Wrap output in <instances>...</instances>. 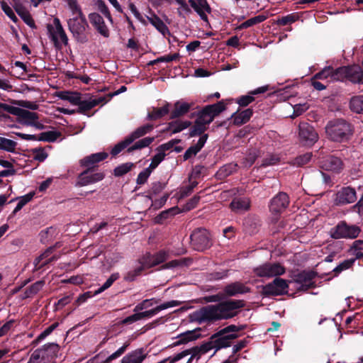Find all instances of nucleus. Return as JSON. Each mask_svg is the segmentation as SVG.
I'll use <instances>...</instances> for the list:
<instances>
[{
  "label": "nucleus",
  "mask_w": 363,
  "mask_h": 363,
  "mask_svg": "<svg viewBox=\"0 0 363 363\" xmlns=\"http://www.w3.org/2000/svg\"><path fill=\"white\" fill-rule=\"evenodd\" d=\"M226 108L223 101L216 104L207 105L200 111L191 114V118L196 116V119L191 128L189 129V137L194 138L200 136L196 144L190 146L184 152V160H188L196 156L198 152L204 147L208 138V134L205 133L208 125L213 121L214 118Z\"/></svg>",
  "instance_id": "obj_1"
},
{
  "label": "nucleus",
  "mask_w": 363,
  "mask_h": 363,
  "mask_svg": "<svg viewBox=\"0 0 363 363\" xmlns=\"http://www.w3.org/2000/svg\"><path fill=\"white\" fill-rule=\"evenodd\" d=\"M245 306V302L240 299H223L218 303L207 305L194 311L189 315L191 322L199 324L211 325L217 321L228 320L237 316L240 309Z\"/></svg>",
  "instance_id": "obj_2"
},
{
  "label": "nucleus",
  "mask_w": 363,
  "mask_h": 363,
  "mask_svg": "<svg viewBox=\"0 0 363 363\" xmlns=\"http://www.w3.org/2000/svg\"><path fill=\"white\" fill-rule=\"evenodd\" d=\"M325 133L329 140L344 143L350 140L354 133V125L343 118H336L328 122Z\"/></svg>",
  "instance_id": "obj_3"
},
{
  "label": "nucleus",
  "mask_w": 363,
  "mask_h": 363,
  "mask_svg": "<svg viewBox=\"0 0 363 363\" xmlns=\"http://www.w3.org/2000/svg\"><path fill=\"white\" fill-rule=\"evenodd\" d=\"M7 113L17 116L18 122L27 126H31L35 121L39 119V115L35 112L0 102V118H9Z\"/></svg>",
  "instance_id": "obj_4"
},
{
  "label": "nucleus",
  "mask_w": 363,
  "mask_h": 363,
  "mask_svg": "<svg viewBox=\"0 0 363 363\" xmlns=\"http://www.w3.org/2000/svg\"><path fill=\"white\" fill-rule=\"evenodd\" d=\"M317 277V272L312 270H301L294 272L291 274V280L289 282H294L299 284L296 292L307 291L316 286L314 279Z\"/></svg>",
  "instance_id": "obj_5"
},
{
  "label": "nucleus",
  "mask_w": 363,
  "mask_h": 363,
  "mask_svg": "<svg viewBox=\"0 0 363 363\" xmlns=\"http://www.w3.org/2000/svg\"><path fill=\"white\" fill-rule=\"evenodd\" d=\"M362 230L356 225H349L345 220L340 221L330 230V235L335 240L355 239L360 234Z\"/></svg>",
  "instance_id": "obj_6"
},
{
  "label": "nucleus",
  "mask_w": 363,
  "mask_h": 363,
  "mask_svg": "<svg viewBox=\"0 0 363 363\" xmlns=\"http://www.w3.org/2000/svg\"><path fill=\"white\" fill-rule=\"evenodd\" d=\"M190 240L192 248L198 252L209 249L213 244L209 232L203 228L194 230L190 235Z\"/></svg>",
  "instance_id": "obj_7"
},
{
  "label": "nucleus",
  "mask_w": 363,
  "mask_h": 363,
  "mask_svg": "<svg viewBox=\"0 0 363 363\" xmlns=\"http://www.w3.org/2000/svg\"><path fill=\"white\" fill-rule=\"evenodd\" d=\"M53 24L54 26L47 24L49 38L53 42L55 48L61 49L62 43L65 46L68 45V38L58 18H54Z\"/></svg>",
  "instance_id": "obj_8"
},
{
  "label": "nucleus",
  "mask_w": 363,
  "mask_h": 363,
  "mask_svg": "<svg viewBox=\"0 0 363 363\" xmlns=\"http://www.w3.org/2000/svg\"><path fill=\"white\" fill-rule=\"evenodd\" d=\"M67 23L69 31L77 42L85 43L88 41V38L84 33L86 28L89 26L85 16L70 18Z\"/></svg>",
  "instance_id": "obj_9"
},
{
  "label": "nucleus",
  "mask_w": 363,
  "mask_h": 363,
  "mask_svg": "<svg viewBox=\"0 0 363 363\" xmlns=\"http://www.w3.org/2000/svg\"><path fill=\"white\" fill-rule=\"evenodd\" d=\"M289 282L280 277H276L272 282L262 286L261 294L264 297L277 296L288 293Z\"/></svg>",
  "instance_id": "obj_10"
},
{
  "label": "nucleus",
  "mask_w": 363,
  "mask_h": 363,
  "mask_svg": "<svg viewBox=\"0 0 363 363\" xmlns=\"http://www.w3.org/2000/svg\"><path fill=\"white\" fill-rule=\"evenodd\" d=\"M285 272V267L279 262H267L253 269L254 274L257 277L262 278H271L280 276L284 274Z\"/></svg>",
  "instance_id": "obj_11"
},
{
  "label": "nucleus",
  "mask_w": 363,
  "mask_h": 363,
  "mask_svg": "<svg viewBox=\"0 0 363 363\" xmlns=\"http://www.w3.org/2000/svg\"><path fill=\"white\" fill-rule=\"evenodd\" d=\"M298 138L302 145L311 147L317 142L318 134L311 124L301 122L298 125Z\"/></svg>",
  "instance_id": "obj_12"
},
{
  "label": "nucleus",
  "mask_w": 363,
  "mask_h": 363,
  "mask_svg": "<svg viewBox=\"0 0 363 363\" xmlns=\"http://www.w3.org/2000/svg\"><path fill=\"white\" fill-rule=\"evenodd\" d=\"M105 174L103 172H94L92 168L86 169L77 177V185L79 186H87L91 184L103 180Z\"/></svg>",
  "instance_id": "obj_13"
},
{
  "label": "nucleus",
  "mask_w": 363,
  "mask_h": 363,
  "mask_svg": "<svg viewBox=\"0 0 363 363\" xmlns=\"http://www.w3.org/2000/svg\"><path fill=\"white\" fill-rule=\"evenodd\" d=\"M289 197L285 192H279L270 201L269 210L274 214H280L289 206Z\"/></svg>",
  "instance_id": "obj_14"
},
{
  "label": "nucleus",
  "mask_w": 363,
  "mask_h": 363,
  "mask_svg": "<svg viewBox=\"0 0 363 363\" xmlns=\"http://www.w3.org/2000/svg\"><path fill=\"white\" fill-rule=\"evenodd\" d=\"M238 337L235 333L216 336L215 333L210 337V340L215 349L214 354L222 348H226L231 345L232 340Z\"/></svg>",
  "instance_id": "obj_15"
},
{
  "label": "nucleus",
  "mask_w": 363,
  "mask_h": 363,
  "mask_svg": "<svg viewBox=\"0 0 363 363\" xmlns=\"http://www.w3.org/2000/svg\"><path fill=\"white\" fill-rule=\"evenodd\" d=\"M250 291V288L240 281H235L227 284L223 289L225 298L245 294Z\"/></svg>",
  "instance_id": "obj_16"
},
{
  "label": "nucleus",
  "mask_w": 363,
  "mask_h": 363,
  "mask_svg": "<svg viewBox=\"0 0 363 363\" xmlns=\"http://www.w3.org/2000/svg\"><path fill=\"white\" fill-rule=\"evenodd\" d=\"M108 156V153L105 152L94 153L84 157L79 161V164L81 167L86 169L92 168V171H95L97 167L96 164L106 159Z\"/></svg>",
  "instance_id": "obj_17"
},
{
  "label": "nucleus",
  "mask_w": 363,
  "mask_h": 363,
  "mask_svg": "<svg viewBox=\"0 0 363 363\" xmlns=\"http://www.w3.org/2000/svg\"><path fill=\"white\" fill-rule=\"evenodd\" d=\"M108 156V153L105 152L94 153L84 157L79 161V164L81 167L86 169L92 168V171H95L97 167L96 164L106 159Z\"/></svg>",
  "instance_id": "obj_18"
},
{
  "label": "nucleus",
  "mask_w": 363,
  "mask_h": 363,
  "mask_svg": "<svg viewBox=\"0 0 363 363\" xmlns=\"http://www.w3.org/2000/svg\"><path fill=\"white\" fill-rule=\"evenodd\" d=\"M189 4L200 16L201 20L208 23V18L205 12L210 13L211 8L207 0H189Z\"/></svg>",
  "instance_id": "obj_19"
},
{
  "label": "nucleus",
  "mask_w": 363,
  "mask_h": 363,
  "mask_svg": "<svg viewBox=\"0 0 363 363\" xmlns=\"http://www.w3.org/2000/svg\"><path fill=\"white\" fill-rule=\"evenodd\" d=\"M108 101L106 97L100 96L95 99L90 98L89 100H82L81 96L79 97V103L77 104L78 106L77 113L81 114H85L86 111L91 110L96 106L99 105L101 103L105 104Z\"/></svg>",
  "instance_id": "obj_20"
},
{
  "label": "nucleus",
  "mask_w": 363,
  "mask_h": 363,
  "mask_svg": "<svg viewBox=\"0 0 363 363\" xmlns=\"http://www.w3.org/2000/svg\"><path fill=\"white\" fill-rule=\"evenodd\" d=\"M321 167L326 171L340 172L343 168V163L340 157L329 155L321 162Z\"/></svg>",
  "instance_id": "obj_21"
},
{
  "label": "nucleus",
  "mask_w": 363,
  "mask_h": 363,
  "mask_svg": "<svg viewBox=\"0 0 363 363\" xmlns=\"http://www.w3.org/2000/svg\"><path fill=\"white\" fill-rule=\"evenodd\" d=\"M357 199L356 191L350 186L343 187L337 194V201L339 204L353 203Z\"/></svg>",
  "instance_id": "obj_22"
},
{
  "label": "nucleus",
  "mask_w": 363,
  "mask_h": 363,
  "mask_svg": "<svg viewBox=\"0 0 363 363\" xmlns=\"http://www.w3.org/2000/svg\"><path fill=\"white\" fill-rule=\"evenodd\" d=\"M347 74L345 80H348L353 84H363V70L357 65L346 66Z\"/></svg>",
  "instance_id": "obj_23"
},
{
  "label": "nucleus",
  "mask_w": 363,
  "mask_h": 363,
  "mask_svg": "<svg viewBox=\"0 0 363 363\" xmlns=\"http://www.w3.org/2000/svg\"><path fill=\"white\" fill-rule=\"evenodd\" d=\"M181 304H182L181 301H177V300H172V301L162 303L151 310L143 311V312H139L138 315H139L140 320L143 318H150V317L154 316L155 315H156L157 313H159L160 311H161L162 310H164V309H167V308H169L171 307L178 306H180Z\"/></svg>",
  "instance_id": "obj_24"
},
{
  "label": "nucleus",
  "mask_w": 363,
  "mask_h": 363,
  "mask_svg": "<svg viewBox=\"0 0 363 363\" xmlns=\"http://www.w3.org/2000/svg\"><path fill=\"white\" fill-rule=\"evenodd\" d=\"M269 89V86L268 85L258 87L257 89L249 92L250 95L241 96L239 98H238L236 99V103L239 104L240 106L242 107L247 106L250 104L255 101V97L253 96L254 95L263 94L268 91Z\"/></svg>",
  "instance_id": "obj_25"
},
{
  "label": "nucleus",
  "mask_w": 363,
  "mask_h": 363,
  "mask_svg": "<svg viewBox=\"0 0 363 363\" xmlns=\"http://www.w3.org/2000/svg\"><path fill=\"white\" fill-rule=\"evenodd\" d=\"M201 331V328H197L193 330H187L180 334L178 337L179 340L172 345V347H176L181 345L186 344L190 341L196 340L201 337L199 332Z\"/></svg>",
  "instance_id": "obj_26"
},
{
  "label": "nucleus",
  "mask_w": 363,
  "mask_h": 363,
  "mask_svg": "<svg viewBox=\"0 0 363 363\" xmlns=\"http://www.w3.org/2000/svg\"><path fill=\"white\" fill-rule=\"evenodd\" d=\"M13 8L18 15L23 19V21L30 27L35 28V22L26 7L19 2H15Z\"/></svg>",
  "instance_id": "obj_27"
},
{
  "label": "nucleus",
  "mask_w": 363,
  "mask_h": 363,
  "mask_svg": "<svg viewBox=\"0 0 363 363\" xmlns=\"http://www.w3.org/2000/svg\"><path fill=\"white\" fill-rule=\"evenodd\" d=\"M191 107V104L177 101L174 105V109L170 112V119H175L184 116L190 111Z\"/></svg>",
  "instance_id": "obj_28"
},
{
  "label": "nucleus",
  "mask_w": 363,
  "mask_h": 363,
  "mask_svg": "<svg viewBox=\"0 0 363 363\" xmlns=\"http://www.w3.org/2000/svg\"><path fill=\"white\" fill-rule=\"evenodd\" d=\"M143 348L137 349L123 357L121 363H142L147 354H143Z\"/></svg>",
  "instance_id": "obj_29"
},
{
  "label": "nucleus",
  "mask_w": 363,
  "mask_h": 363,
  "mask_svg": "<svg viewBox=\"0 0 363 363\" xmlns=\"http://www.w3.org/2000/svg\"><path fill=\"white\" fill-rule=\"evenodd\" d=\"M253 114V110L250 108L242 111H238L233 113L231 118L233 119V123L237 125H241L248 122Z\"/></svg>",
  "instance_id": "obj_30"
},
{
  "label": "nucleus",
  "mask_w": 363,
  "mask_h": 363,
  "mask_svg": "<svg viewBox=\"0 0 363 363\" xmlns=\"http://www.w3.org/2000/svg\"><path fill=\"white\" fill-rule=\"evenodd\" d=\"M191 122L189 121H173L167 124V126L164 131H170L171 134H175L177 133H180L183 130L189 127L191 128L193 126L191 125Z\"/></svg>",
  "instance_id": "obj_31"
},
{
  "label": "nucleus",
  "mask_w": 363,
  "mask_h": 363,
  "mask_svg": "<svg viewBox=\"0 0 363 363\" xmlns=\"http://www.w3.org/2000/svg\"><path fill=\"white\" fill-rule=\"evenodd\" d=\"M169 112V104L167 103L160 108L152 107V111H148L147 119L149 121H157L167 115Z\"/></svg>",
  "instance_id": "obj_32"
},
{
  "label": "nucleus",
  "mask_w": 363,
  "mask_h": 363,
  "mask_svg": "<svg viewBox=\"0 0 363 363\" xmlns=\"http://www.w3.org/2000/svg\"><path fill=\"white\" fill-rule=\"evenodd\" d=\"M149 22L164 36L169 35L170 32L166 24L157 15L147 17Z\"/></svg>",
  "instance_id": "obj_33"
},
{
  "label": "nucleus",
  "mask_w": 363,
  "mask_h": 363,
  "mask_svg": "<svg viewBox=\"0 0 363 363\" xmlns=\"http://www.w3.org/2000/svg\"><path fill=\"white\" fill-rule=\"evenodd\" d=\"M230 207L235 212L247 211L250 209V203L248 199L245 198L234 199L231 201Z\"/></svg>",
  "instance_id": "obj_34"
},
{
  "label": "nucleus",
  "mask_w": 363,
  "mask_h": 363,
  "mask_svg": "<svg viewBox=\"0 0 363 363\" xmlns=\"http://www.w3.org/2000/svg\"><path fill=\"white\" fill-rule=\"evenodd\" d=\"M179 213V208L177 206L172 207L167 210L162 211L154 219L155 223L162 224L164 222Z\"/></svg>",
  "instance_id": "obj_35"
},
{
  "label": "nucleus",
  "mask_w": 363,
  "mask_h": 363,
  "mask_svg": "<svg viewBox=\"0 0 363 363\" xmlns=\"http://www.w3.org/2000/svg\"><path fill=\"white\" fill-rule=\"evenodd\" d=\"M238 164L235 163L226 164L218 170L216 172V177L219 179H225L232 174L236 172Z\"/></svg>",
  "instance_id": "obj_36"
},
{
  "label": "nucleus",
  "mask_w": 363,
  "mask_h": 363,
  "mask_svg": "<svg viewBox=\"0 0 363 363\" xmlns=\"http://www.w3.org/2000/svg\"><path fill=\"white\" fill-rule=\"evenodd\" d=\"M41 349L43 350L45 359L55 358L60 350V346L57 343L51 342L44 345Z\"/></svg>",
  "instance_id": "obj_37"
},
{
  "label": "nucleus",
  "mask_w": 363,
  "mask_h": 363,
  "mask_svg": "<svg viewBox=\"0 0 363 363\" xmlns=\"http://www.w3.org/2000/svg\"><path fill=\"white\" fill-rule=\"evenodd\" d=\"M350 108L356 113L363 114V95L352 96L350 101Z\"/></svg>",
  "instance_id": "obj_38"
},
{
  "label": "nucleus",
  "mask_w": 363,
  "mask_h": 363,
  "mask_svg": "<svg viewBox=\"0 0 363 363\" xmlns=\"http://www.w3.org/2000/svg\"><path fill=\"white\" fill-rule=\"evenodd\" d=\"M45 281L40 280L25 289L23 298H27L33 296L43 287Z\"/></svg>",
  "instance_id": "obj_39"
},
{
  "label": "nucleus",
  "mask_w": 363,
  "mask_h": 363,
  "mask_svg": "<svg viewBox=\"0 0 363 363\" xmlns=\"http://www.w3.org/2000/svg\"><path fill=\"white\" fill-rule=\"evenodd\" d=\"M155 140L154 137H146L138 141L135 142L132 146L129 147L127 150L128 152H132L136 150H140L148 147Z\"/></svg>",
  "instance_id": "obj_40"
},
{
  "label": "nucleus",
  "mask_w": 363,
  "mask_h": 363,
  "mask_svg": "<svg viewBox=\"0 0 363 363\" xmlns=\"http://www.w3.org/2000/svg\"><path fill=\"white\" fill-rule=\"evenodd\" d=\"M259 156V152L256 148L249 149L247 152L246 157L243 159L242 164L245 167H250L255 162L257 158Z\"/></svg>",
  "instance_id": "obj_41"
},
{
  "label": "nucleus",
  "mask_w": 363,
  "mask_h": 363,
  "mask_svg": "<svg viewBox=\"0 0 363 363\" xmlns=\"http://www.w3.org/2000/svg\"><path fill=\"white\" fill-rule=\"evenodd\" d=\"M80 94L78 92H69V91H60L57 94V96H59L62 100H66L70 102L73 105H76L79 102Z\"/></svg>",
  "instance_id": "obj_42"
},
{
  "label": "nucleus",
  "mask_w": 363,
  "mask_h": 363,
  "mask_svg": "<svg viewBox=\"0 0 363 363\" xmlns=\"http://www.w3.org/2000/svg\"><path fill=\"white\" fill-rule=\"evenodd\" d=\"M312 157V152H306L298 155L291 161V164L298 167H303L311 162Z\"/></svg>",
  "instance_id": "obj_43"
},
{
  "label": "nucleus",
  "mask_w": 363,
  "mask_h": 363,
  "mask_svg": "<svg viewBox=\"0 0 363 363\" xmlns=\"http://www.w3.org/2000/svg\"><path fill=\"white\" fill-rule=\"evenodd\" d=\"M267 16L263 14L256 16L255 17H252L245 22L242 23L238 27V29L239 30H243L245 28H247L249 27H251L254 25L260 23L263 21H264L267 19Z\"/></svg>",
  "instance_id": "obj_44"
},
{
  "label": "nucleus",
  "mask_w": 363,
  "mask_h": 363,
  "mask_svg": "<svg viewBox=\"0 0 363 363\" xmlns=\"http://www.w3.org/2000/svg\"><path fill=\"white\" fill-rule=\"evenodd\" d=\"M60 136L61 133L58 131L43 132L37 135V140L53 143Z\"/></svg>",
  "instance_id": "obj_45"
},
{
  "label": "nucleus",
  "mask_w": 363,
  "mask_h": 363,
  "mask_svg": "<svg viewBox=\"0 0 363 363\" xmlns=\"http://www.w3.org/2000/svg\"><path fill=\"white\" fill-rule=\"evenodd\" d=\"M135 167V164L133 162H126L117 166L113 169V175L115 177H122L129 172L133 168Z\"/></svg>",
  "instance_id": "obj_46"
},
{
  "label": "nucleus",
  "mask_w": 363,
  "mask_h": 363,
  "mask_svg": "<svg viewBox=\"0 0 363 363\" xmlns=\"http://www.w3.org/2000/svg\"><path fill=\"white\" fill-rule=\"evenodd\" d=\"M166 183H162L160 182H155L151 184V186L147 191V198L152 199L153 196L158 195L165 188Z\"/></svg>",
  "instance_id": "obj_47"
},
{
  "label": "nucleus",
  "mask_w": 363,
  "mask_h": 363,
  "mask_svg": "<svg viewBox=\"0 0 363 363\" xmlns=\"http://www.w3.org/2000/svg\"><path fill=\"white\" fill-rule=\"evenodd\" d=\"M331 81H344L347 74L346 66L334 69L331 67Z\"/></svg>",
  "instance_id": "obj_48"
},
{
  "label": "nucleus",
  "mask_w": 363,
  "mask_h": 363,
  "mask_svg": "<svg viewBox=\"0 0 363 363\" xmlns=\"http://www.w3.org/2000/svg\"><path fill=\"white\" fill-rule=\"evenodd\" d=\"M59 325V323L57 322L53 323L52 325L48 326L45 330H43L37 337L35 340H34L32 342L33 345H38L39 342H40L43 340H44L47 336L50 335L54 330L57 328V327Z\"/></svg>",
  "instance_id": "obj_49"
},
{
  "label": "nucleus",
  "mask_w": 363,
  "mask_h": 363,
  "mask_svg": "<svg viewBox=\"0 0 363 363\" xmlns=\"http://www.w3.org/2000/svg\"><path fill=\"white\" fill-rule=\"evenodd\" d=\"M1 145L0 150H6L9 152H14L17 143L3 137H0Z\"/></svg>",
  "instance_id": "obj_50"
},
{
  "label": "nucleus",
  "mask_w": 363,
  "mask_h": 363,
  "mask_svg": "<svg viewBox=\"0 0 363 363\" xmlns=\"http://www.w3.org/2000/svg\"><path fill=\"white\" fill-rule=\"evenodd\" d=\"M132 143V139L129 138L128 136L121 142L116 144L113 148L111 151V154L112 156H116L119 154L122 150L126 148L129 145Z\"/></svg>",
  "instance_id": "obj_51"
},
{
  "label": "nucleus",
  "mask_w": 363,
  "mask_h": 363,
  "mask_svg": "<svg viewBox=\"0 0 363 363\" xmlns=\"http://www.w3.org/2000/svg\"><path fill=\"white\" fill-rule=\"evenodd\" d=\"M140 265L143 266L144 268H151L155 267L154 257L150 252H146L138 260Z\"/></svg>",
  "instance_id": "obj_52"
},
{
  "label": "nucleus",
  "mask_w": 363,
  "mask_h": 363,
  "mask_svg": "<svg viewBox=\"0 0 363 363\" xmlns=\"http://www.w3.org/2000/svg\"><path fill=\"white\" fill-rule=\"evenodd\" d=\"M144 269V267L140 265L134 269L130 270L124 277V279L127 281H133L138 277L141 275Z\"/></svg>",
  "instance_id": "obj_53"
},
{
  "label": "nucleus",
  "mask_w": 363,
  "mask_h": 363,
  "mask_svg": "<svg viewBox=\"0 0 363 363\" xmlns=\"http://www.w3.org/2000/svg\"><path fill=\"white\" fill-rule=\"evenodd\" d=\"M160 301V299H156L154 298L150 299H145L136 305L133 311L134 312L139 313L138 311L146 309L152 306L154 303H158Z\"/></svg>",
  "instance_id": "obj_54"
},
{
  "label": "nucleus",
  "mask_w": 363,
  "mask_h": 363,
  "mask_svg": "<svg viewBox=\"0 0 363 363\" xmlns=\"http://www.w3.org/2000/svg\"><path fill=\"white\" fill-rule=\"evenodd\" d=\"M34 196L35 192L30 191L23 196L17 197L14 199H12L10 202H13L16 200H19L16 206L21 210L24 206H26L28 202H30L33 199Z\"/></svg>",
  "instance_id": "obj_55"
},
{
  "label": "nucleus",
  "mask_w": 363,
  "mask_h": 363,
  "mask_svg": "<svg viewBox=\"0 0 363 363\" xmlns=\"http://www.w3.org/2000/svg\"><path fill=\"white\" fill-rule=\"evenodd\" d=\"M119 278V274L118 273L112 274L105 281V283L99 287L97 290L95 291V294H99L106 289H108L113 282Z\"/></svg>",
  "instance_id": "obj_56"
},
{
  "label": "nucleus",
  "mask_w": 363,
  "mask_h": 363,
  "mask_svg": "<svg viewBox=\"0 0 363 363\" xmlns=\"http://www.w3.org/2000/svg\"><path fill=\"white\" fill-rule=\"evenodd\" d=\"M355 262V259H345L340 263L334 269L333 272L335 274H340L344 270L351 268Z\"/></svg>",
  "instance_id": "obj_57"
},
{
  "label": "nucleus",
  "mask_w": 363,
  "mask_h": 363,
  "mask_svg": "<svg viewBox=\"0 0 363 363\" xmlns=\"http://www.w3.org/2000/svg\"><path fill=\"white\" fill-rule=\"evenodd\" d=\"M298 19V16L296 13H293L279 18L277 21V23L279 26H286L292 23H294Z\"/></svg>",
  "instance_id": "obj_58"
},
{
  "label": "nucleus",
  "mask_w": 363,
  "mask_h": 363,
  "mask_svg": "<svg viewBox=\"0 0 363 363\" xmlns=\"http://www.w3.org/2000/svg\"><path fill=\"white\" fill-rule=\"evenodd\" d=\"M129 342H125L123 346L120 347L118 350H116L115 352H113L112 354L108 356L104 361H103L102 363H110L113 359H116L121 357L126 350L127 347L129 346Z\"/></svg>",
  "instance_id": "obj_59"
},
{
  "label": "nucleus",
  "mask_w": 363,
  "mask_h": 363,
  "mask_svg": "<svg viewBox=\"0 0 363 363\" xmlns=\"http://www.w3.org/2000/svg\"><path fill=\"white\" fill-rule=\"evenodd\" d=\"M166 157L165 152H159L154 155L152 158L151 163L147 167L151 172L156 169Z\"/></svg>",
  "instance_id": "obj_60"
},
{
  "label": "nucleus",
  "mask_w": 363,
  "mask_h": 363,
  "mask_svg": "<svg viewBox=\"0 0 363 363\" xmlns=\"http://www.w3.org/2000/svg\"><path fill=\"white\" fill-rule=\"evenodd\" d=\"M55 232V229L52 227L47 228L45 230H42L40 233V239L42 243H45L49 240L52 238V236Z\"/></svg>",
  "instance_id": "obj_61"
},
{
  "label": "nucleus",
  "mask_w": 363,
  "mask_h": 363,
  "mask_svg": "<svg viewBox=\"0 0 363 363\" xmlns=\"http://www.w3.org/2000/svg\"><path fill=\"white\" fill-rule=\"evenodd\" d=\"M245 225L246 227L250 226L249 231L250 233H255L258 230L259 226V220L257 218H249L245 220Z\"/></svg>",
  "instance_id": "obj_62"
},
{
  "label": "nucleus",
  "mask_w": 363,
  "mask_h": 363,
  "mask_svg": "<svg viewBox=\"0 0 363 363\" xmlns=\"http://www.w3.org/2000/svg\"><path fill=\"white\" fill-rule=\"evenodd\" d=\"M280 162V157L277 155H269L263 159L262 167H268L271 165H275Z\"/></svg>",
  "instance_id": "obj_63"
},
{
  "label": "nucleus",
  "mask_w": 363,
  "mask_h": 363,
  "mask_svg": "<svg viewBox=\"0 0 363 363\" xmlns=\"http://www.w3.org/2000/svg\"><path fill=\"white\" fill-rule=\"evenodd\" d=\"M67 2L72 14H77V17H82L84 16L77 0H67Z\"/></svg>",
  "instance_id": "obj_64"
}]
</instances>
